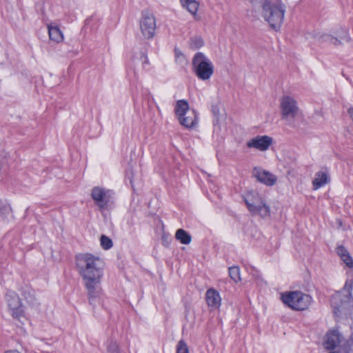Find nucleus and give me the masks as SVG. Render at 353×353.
Listing matches in <instances>:
<instances>
[{"label":"nucleus","instance_id":"23","mask_svg":"<svg viewBox=\"0 0 353 353\" xmlns=\"http://www.w3.org/2000/svg\"><path fill=\"white\" fill-rule=\"evenodd\" d=\"M203 45V41L200 37H195L192 38L190 43V46L192 49H198Z\"/></svg>","mask_w":353,"mask_h":353},{"label":"nucleus","instance_id":"5","mask_svg":"<svg viewBox=\"0 0 353 353\" xmlns=\"http://www.w3.org/2000/svg\"><path fill=\"white\" fill-rule=\"evenodd\" d=\"M283 303L296 311H303L309 307L312 302L310 295L301 291L286 292L281 294Z\"/></svg>","mask_w":353,"mask_h":353},{"label":"nucleus","instance_id":"18","mask_svg":"<svg viewBox=\"0 0 353 353\" xmlns=\"http://www.w3.org/2000/svg\"><path fill=\"white\" fill-rule=\"evenodd\" d=\"M336 252L347 267L349 268H353V258L343 245H338L336 248Z\"/></svg>","mask_w":353,"mask_h":353},{"label":"nucleus","instance_id":"6","mask_svg":"<svg viewBox=\"0 0 353 353\" xmlns=\"http://www.w3.org/2000/svg\"><path fill=\"white\" fill-rule=\"evenodd\" d=\"M175 114L181 125L186 128L194 127L197 123V115L194 110L189 108L185 100H179L174 108Z\"/></svg>","mask_w":353,"mask_h":353},{"label":"nucleus","instance_id":"12","mask_svg":"<svg viewBox=\"0 0 353 353\" xmlns=\"http://www.w3.org/2000/svg\"><path fill=\"white\" fill-rule=\"evenodd\" d=\"M108 192L109 191H105L104 189L99 187H94L92 190L91 196L94 201L95 204L101 211L108 208V205L110 201Z\"/></svg>","mask_w":353,"mask_h":353},{"label":"nucleus","instance_id":"2","mask_svg":"<svg viewBox=\"0 0 353 353\" xmlns=\"http://www.w3.org/2000/svg\"><path fill=\"white\" fill-rule=\"evenodd\" d=\"M285 6L281 0H263L261 17L270 28L279 31L283 22Z\"/></svg>","mask_w":353,"mask_h":353},{"label":"nucleus","instance_id":"28","mask_svg":"<svg viewBox=\"0 0 353 353\" xmlns=\"http://www.w3.org/2000/svg\"><path fill=\"white\" fill-rule=\"evenodd\" d=\"M346 353H353V340L349 342Z\"/></svg>","mask_w":353,"mask_h":353},{"label":"nucleus","instance_id":"29","mask_svg":"<svg viewBox=\"0 0 353 353\" xmlns=\"http://www.w3.org/2000/svg\"><path fill=\"white\" fill-rule=\"evenodd\" d=\"M347 112H348V114H349L350 117H351V119L353 121V108H350L348 109Z\"/></svg>","mask_w":353,"mask_h":353},{"label":"nucleus","instance_id":"10","mask_svg":"<svg viewBox=\"0 0 353 353\" xmlns=\"http://www.w3.org/2000/svg\"><path fill=\"white\" fill-rule=\"evenodd\" d=\"M252 176L267 187L274 186L278 181V177L275 174L259 166L253 168Z\"/></svg>","mask_w":353,"mask_h":353},{"label":"nucleus","instance_id":"24","mask_svg":"<svg viewBox=\"0 0 353 353\" xmlns=\"http://www.w3.org/2000/svg\"><path fill=\"white\" fill-rule=\"evenodd\" d=\"M100 241L102 248L105 250H108L112 247V240L105 235H101Z\"/></svg>","mask_w":353,"mask_h":353},{"label":"nucleus","instance_id":"14","mask_svg":"<svg viewBox=\"0 0 353 353\" xmlns=\"http://www.w3.org/2000/svg\"><path fill=\"white\" fill-rule=\"evenodd\" d=\"M336 36L325 34L322 35L321 40L323 42H328L334 45H338L341 43V40L350 41V36L348 30L343 28H339L334 32Z\"/></svg>","mask_w":353,"mask_h":353},{"label":"nucleus","instance_id":"16","mask_svg":"<svg viewBox=\"0 0 353 353\" xmlns=\"http://www.w3.org/2000/svg\"><path fill=\"white\" fill-rule=\"evenodd\" d=\"M330 182L329 172L327 169H324L316 172L312 180V187L314 190L325 186Z\"/></svg>","mask_w":353,"mask_h":353},{"label":"nucleus","instance_id":"15","mask_svg":"<svg viewBox=\"0 0 353 353\" xmlns=\"http://www.w3.org/2000/svg\"><path fill=\"white\" fill-rule=\"evenodd\" d=\"M342 340V336L335 330H330L325 335L323 346L327 350H334Z\"/></svg>","mask_w":353,"mask_h":353},{"label":"nucleus","instance_id":"26","mask_svg":"<svg viewBox=\"0 0 353 353\" xmlns=\"http://www.w3.org/2000/svg\"><path fill=\"white\" fill-rule=\"evenodd\" d=\"M108 351L110 353H119L117 343L116 341H111L108 345Z\"/></svg>","mask_w":353,"mask_h":353},{"label":"nucleus","instance_id":"7","mask_svg":"<svg viewBox=\"0 0 353 353\" xmlns=\"http://www.w3.org/2000/svg\"><path fill=\"white\" fill-rule=\"evenodd\" d=\"M192 67L197 77L203 81L208 80L214 72L212 62L201 52L194 55Z\"/></svg>","mask_w":353,"mask_h":353},{"label":"nucleus","instance_id":"22","mask_svg":"<svg viewBox=\"0 0 353 353\" xmlns=\"http://www.w3.org/2000/svg\"><path fill=\"white\" fill-rule=\"evenodd\" d=\"M229 274L231 277V279L234 282H238L241 281V276H240V268L239 267H232L229 269Z\"/></svg>","mask_w":353,"mask_h":353},{"label":"nucleus","instance_id":"25","mask_svg":"<svg viewBox=\"0 0 353 353\" xmlns=\"http://www.w3.org/2000/svg\"><path fill=\"white\" fill-rule=\"evenodd\" d=\"M176 353H190L188 347L183 340L179 341L176 347Z\"/></svg>","mask_w":353,"mask_h":353},{"label":"nucleus","instance_id":"19","mask_svg":"<svg viewBox=\"0 0 353 353\" xmlns=\"http://www.w3.org/2000/svg\"><path fill=\"white\" fill-rule=\"evenodd\" d=\"M49 38L52 41L60 43L63 40V34L57 26H52L51 24L47 26Z\"/></svg>","mask_w":353,"mask_h":353},{"label":"nucleus","instance_id":"4","mask_svg":"<svg viewBox=\"0 0 353 353\" xmlns=\"http://www.w3.org/2000/svg\"><path fill=\"white\" fill-rule=\"evenodd\" d=\"M244 202L252 215H258L262 218L270 216V206L266 203L263 196L256 190H248L246 195L244 196Z\"/></svg>","mask_w":353,"mask_h":353},{"label":"nucleus","instance_id":"32","mask_svg":"<svg viewBox=\"0 0 353 353\" xmlns=\"http://www.w3.org/2000/svg\"><path fill=\"white\" fill-rule=\"evenodd\" d=\"M188 1V0H181V3H183L184 2Z\"/></svg>","mask_w":353,"mask_h":353},{"label":"nucleus","instance_id":"21","mask_svg":"<svg viewBox=\"0 0 353 353\" xmlns=\"http://www.w3.org/2000/svg\"><path fill=\"white\" fill-rule=\"evenodd\" d=\"M182 6L185 7L192 14L196 15L199 9V3L196 0H188V1L182 3Z\"/></svg>","mask_w":353,"mask_h":353},{"label":"nucleus","instance_id":"17","mask_svg":"<svg viewBox=\"0 0 353 353\" xmlns=\"http://www.w3.org/2000/svg\"><path fill=\"white\" fill-rule=\"evenodd\" d=\"M205 300L208 305L213 309H217L221 305V299L219 293L213 288L207 290Z\"/></svg>","mask_w":353,"mask_h":353},{"label":"nucleus","instance_id":"31","mask_svg":"<svg viewBox=\"0 0 353 353\" xmlns=\"http://www.w3.org/2000/svg\"><path fill=\"white\" fill-rule=\"evenodd\" d=\"M250 273L254 276L256 273V270H254L252 268H250Z\"/></svg>","mask_w":353,"mask_h":353},{"label":"nucleus","instance_id":"3","mask_svg":"<svg viewBox=\"0 0 353 353\" xmlns=\"http://www.w3.org/2000/svg\"><path fill=\"white\" fill-rule=\"evenodd\" d=\"M352 290L353 280L348 279L343 288L332 295L331 306L334 315L339 316L343 310L353 307Z\"/></svg>","mask_w":353,"mask_h":353},{"label":"nucleus","instance_id":"20","mask_svg":"<svg viewBox=\"0 0 353 353\" xmlns=\"http://www.w3.org/2000/svg\"><path fill=\"white\" fill-rule=\"evenodd\" d=\"M175 238L181 243L188 245L191 242V236L183 229H179L175 233Z\"/></svg>","mask_w":353,"mask_h":353},{"label":"nucleus","instance_id":"33","mask_svg":"<svg viewBox=\"0 0 353 353\" xmlns=\"http://www.w3.org/2000/svg\"><path fill=\"white\" fill-rule=\"evenodd\" d=\"M330 353H336V352H330Z\"/></svg>","mask_w":353,"mask_h":353},{"label":"nucleus","instance_id":"9","mask_svg":"<svg viewBox=\"0 0 353 353\" xmlns=\"http://www.w3.org/2000/svg\"><path fill=\"white\" fill-rule=\"evenodd\" d=\"M281 114L283 119L294 118L299 112L296 101L291 97L284 96L281 99Z\"/></svg>","mask_w":353,"mask_h":353},{"label":"nucleus","instance_id":"27","mask_svg":"<svg viewBox=\"0 0 353 353\" xmlns=\"http://www.w3.org/2000/svg\"><path fill=\"white\" fill-rule=\"evenodd\" d=\"M141 59H142V65L143 68L146 65H149V60L145 54H142Z\"/></svg>","mask_w":353,"mask_h":353},{"label":"nucleus","instance_id":"13","mask_svg":"<svg viewBox=\"0 0 353 353\" xmlns=\"http://www.w3.org/2000/svg\"><path fill=\"white\" fill-rule=\"evenodd\" d=\"M273 143V139L268 135L256 136L247 142V146L250 148H255L264 152L269 149Z\"/></svg>","mask_w":353,"mask_h":353},{"label":"nucleus","instance_id":"8","mask_svg":"<svg viewBox=\"0 0 353 353\" xmlns=\"http://www.w3.org/2000/svg\"><path fill=\"white\" fill-rule=\"evenodd\" d=\"M142 36L145 39H152L156 33L157 23L154 14L148 11L142 13L139 22Z\"/></svg>","mask_w":353,"mask_h":353},{"label":"nucleus","instance_id":"30","mask_svg":"<svg viewBox=\"0 0 353 353\" xmlns=\"http://www.w3.org/2000/svg\"><path fill=\"white\" fill-rule=\"evenodd\" d=\"M5 353H21L18 350H8Z\"/></svg>","mask_w":353,"mask_h":353},{"label":"nucleus","instance_id":"11","mask_svg":"<svg viewBox=\"0 0 353 353\" xmlns=\"http://www.w3.org/2000/svg\"><path fill=\"white\" fill-rule=\"evenodd\" d=\"M6 300L12 316L20 321L24 316V311L19 296L14 292H8L6 294Z\"/></svg>","mask_w":353,"mask_h":353},{"label":"nucleus","instance_id":"1","mask_svg":"<svg viewBox=\"0 0 353 353\" xmlns=\"http://www.w3.org/2000/svg\"><path fill=\"white\" fill-rule=\"evenodd\" d=\"M75 262L77 272L83 281L91 303V299L98 296L100 293L103 262L99 257L88 253L77 255Z\"/></svg>","mask_w":353,"mask_h":353}]
</instances>
